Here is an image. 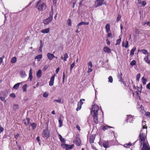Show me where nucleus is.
I'll return each mask as SVG.
<instances>
[{"label": "nucleus", "mask_w": 150, "mask_h": 150, "mask_svg": "<svg viewBox=\"0 0 150 150\" xmlns=\"http://www.w3.org/2000/svg\"><path fill=\"white\" fill-rule=\"evenodd\" d=\"M110 128H114L112 127H110L107 125H106L103 126V127L102 129L103 130L105 131L106 130H108V129Z\"/></svg>", "instance_id": "nucleus-28"}, {"label": "nucleus", "mask_w": 150, "mask_h": 150, "mask_svg": "<svg viewBox=\"0 0 150 150\" xmlns=\"http://www.w3.org/2000/svg\"><path fill=\"white\" fill-rule=\"evenodd\" d=\"M53 13L52 6L51 10L49 12V16L48 17L51 18L52 19H53Z\"/></svg>", "instance_id": "nucleus-24"}, {"label": "nucleus", "mask_w": 150, "mask_h": 150, "mask_svg": "<svg viewBox=\"0 0 150 150\" xmlns=\"http://www.w3.org/2000/svg\"><path fill=\"white\" fill-rule=\"evenodd\" d=\"M19 74L21 75V77L22 78H25L27 76L25 72L23 70L21 71H20Z\"/></svg>", "instance_id": "nucleus-16"}, {"label": "nucleus", "mask_w": 150, "mask_h": 150, "mask_svg": "<svg viewBox=\"0 0 150 150\" xmlns=\"http://www.w3.org/2000/svg\"><path fill=\"white\" fill-rule=\"evenodd\" d=\"M88 65L90 66V67L91 68H92L93 67L92 64V62L90 61L88 63Z\"/></svg>", "instance_id": "nucleus-56"}, {"label": "nucleus", "mask_w": 150, "mask_h": 150, "mask_svg": "<svg viewBox=\"0 0 150 150\" xmlns=\"http://www.w3.org/2000/svg\"><path fill=\"white\" fill-rule=\"evenodd\" d=\"M93 70L91 68H88V70L87 71L88 73H90Z\"/></svg>", "instance_id": "nucleus-62"}, {"label": "nucleus", "mask_w": 150, "mask_h": 150, "mask_svg": "<svg viewBox=\"0 0 150 150\" xmlns=\"http://www.w3.org/2000/svg\"><path fill=\"white\" fill-rule=\"evenodd\" d=\"M96 137V134H92L90 137L89 141L90 143L91 144L94 142Z\"/></svg>", "instance_id": "nucleus-10"}, {"label": "nucleus", "mask_w": 150, "mask_h": 150, "mask_svg": "<svg viewBox=\"0 0 150 150\" xmlns=\"http://www.w3.org/2000/svg\"><path fill=\"white\" fill-rule=\"evenodd\" d=\"M52 20V19L48 17L47 18L43 20V23L45 25H47L50 23Z\"/></svg>", "instance_id": "nucleus-7"}, {"label": "nucleus", "mask_w": 150, "mask_h": 150, "mask_svg": "<svg viewBox=\"0 0 150 150\" xmlns=\"http://www.w3.org/2000/svg\"><path fill=\"white\" fill-rule=\"evenodd\" d=\"M50 31V28H47L45 29L42 30L41 32L43 33H48Z\"/></svg>", "instance_id": "nucleus-20"}, {"label": "nucleus", "mask_w": 150, "mask_h": 150, "mask_svg": "<svg viewBox=\"0 0 150 150\" xmlns=\"http://www.w3.org/2000/svg\"><path fill=\"white\" fill-rule=\"evenodd\" d=\"M147 132H140L139 137L140 140L141 142H144L145 141L146 139V138Z\"/></svg>", "instance_id": "nucleus-3"}, {"label": "nucleus", "mask_w": 150, "mask_h": 150, "mask_svg": "<svg viewBox=\"0 0 150 150\" xmlns=\"http://www.w3.org/2000/svg\"><path fill=\"white\" fill-rule=\"evenodd\" d=\"M8 96L7 93H5L4 95V96H1L0 97V99L3 101H4L5 102H6V101L5 100V98L7 97Z\"/></svg>", "instance_id": "nucleus-18"}, {"label": "nucleus", "mask_w": 150, "mask_h": 150, "mask_svg": "<svg viewBox=\"0 0 150 150\" xmlns=\"http://www.w3.org/2000/svg\"><path fill=\"white\" fill-rule=\"evenodd\" d=\"M67 23L68 25L69 26H71V19H68L67 21Z\"/></svg>", "instance_id": "nucleus-45"}, {"label": "nucleus", "mask_w": 150, "mask_h": 150, "mask_svg": "<svg viewBox=\"0 0 150 150\" xmlns=\"http://www.w3.org/2000/svg\"><path fill=\"white\" fill-rule=\"evenodd\" d=\"M16 57H13L11 59V62L12 63H14L16 62Z\"/></svg>", "instance_id": "nucleus-37"}, {"label": "nucleus", "mask_w": 150, "mask_h": 150, "mask_svg": "<svg viewBox=\"0 0 150 150\" xmlns=\"http://www.w3.org/2000/svg\"><path fill=\"white\" fill-rule=\"evenodd\" d=\"M132 145V143L131 142H129L128 144H126L124 145V147L127 148H129L130 146Z\"/></svg>", "instance_id": "nucleus-35"}, {"label": "nucleus", "mask_w": 150, "mask_h": 150, "mask_svg": "<svg viewBox=\"0 0 150 150\" xmlns=\"http://www.w3.org/2000/svg\"><path fill=\"white\" fill-rule=\"evenodd\" d=\"M21 83H19L15 84L13 86V88L16 89H17L19 87Z\"/></svg>", "instance_id": "nucleus-36"}, {"label": "nucleus", "mask_w": 150, "mask_h": 150, "mask_svg": "<svg viewBox=\"0 0 150 150\" xmlns=\"http://www.w3.org/2000/svg\"><path fill=\"white\" fill-rule=\"evenodd\" d=\"M89 23L88 22H84L82 21L80 22L78 24V26H80L82 25H88L89 24Z\"/></svg>", "instance_id": "nucleus-25"}, {"label": "nucleus", "mask_w": 150, "mask_h": 150, "mask_svg": "<svg viewBox=\"0 0 150 150\" xmlns=\"http://www.w3.org/2000/svg\"><path fill=\"white\" fill-rule=\"evenodd\" d=\"M138 52H142L143 54H149L148 52V51L147 50L145 49H142V50H138Z\"/></svg>", "instance_id": "nucleus-22"}, {"label": "nucleus", "mask_w": 150, "mask_h": 150, "mask_svg": "<svg viewBox=\"0 0 150 150\" xmlns=\"http://www.w3.org/2000/svg\"><path fill=\"white\" fill-rule=\"evenodd\" d=\"M19 136V134L18 133L16 134H15L14 135V138L16 139H18V137Z\"/></svg>", "instance_id": "nucleus-57"}, {"label": "nucleus", "mask_w": 150, "mask_h": 150, "mask_svg": "<svg viewBox=\"0 0 150 150\" xmlns=\"http://www.w3.org/2000/svg\"><path fill=\"white\" fill-rule=\"evenodd\" d=\"M55 74H54L50 78V81L49 82V85L50 86H52L53 85L54 82V77L55 76Z\"/></svg>", "instance_id": "nucleus-14"}, {"label": "nucleus", "mask_w": 150, "mask_h": 150, "mask_svg": "<svg viewBox=\"0 0 150 150\" xmlns=\"http://www.w3.org/2000/svg\"><path fill=\"white\" fill-rule=\"evenodd\" d=\"M32 69H30L29 71V78H30V80L32 81L33 79L32 75Z\"/></svg>", "instance_id": "nucleus-32"}, {"label": "nucleus", "mask_w": 150, "mask_h": 150, "mask_svg": "<svg viewBox=\"0 0 150 150\" xmlns=\"http://www.w3.org/2000/svg\"><path fill=\"white\" fill-rule=\"evenodd\" d=\"M49 123V121H47V122H46L45 123L46 126V129L43 130V131H47L48 130V124Z\"/></svg>", "instance_id": "nucleus-42"}, {"label": "nucleus", "mask_w": 150, "mask_h": 150, "mask_svg": "<svg viewBox=\"0 0 150 150\" xmlns=\"http://www.w3.org/2000/svg\"><path fill=\"white\" fill-rule=\"evenodd\" d=\"M146 88L147 89H150V82L147 85Z\"/></svg>", "instance_id": "nucleus-58"}, {"label": "nucleus", "mask_w": 150, "mask_h": 150, "mask_svg": "<svg viewBox=\"0 0 150 150\" xmlns=\"http://www.w3.org/2000/svg\"><path fill=\"white\" fill-rule=\"evenodd\" d=\"M106 32L108 33L110 31V25L109 24H107L105 26Z\"/></svg>", "instance_id": "nucleus-21"}, {"label": "nucleus", "mask_w": 150, "mask_h": 150, "mask_svg": "<svg viewBox=\"0 0 150 150\" xmlns=\"http://www.w3.org/2000/svg\"><path fill=\"white\" fill-rule=\"evenodd\" d=\"M79 136V135H77L75 139L73 141V143L75 144L77 146H80L81 144V139L78 137Z\"/></svg>", "instance_id": "nucleus-6"}, {"label": "nucleus", "mask_w": 150, "mask_h": 150, "mask_svg": "<svg viewBox=\"0 0 150 150\" xmlns=\"http://www.w3.org/2000/svg\"><path fill=\"white\" fill-rule=\"evenodd\" d=\"M19 108L18 106L17 105H14L13 106V108L14 110L15 111H16L18 110Z\"/></svg>", "instance_id": "nucleus-43"}, {"label": "nucleus", "mask_w": 150, "mask_h": 150, "mask_svg": "<svg viewBox=\"0 0 150 150\" xmlns=\"http://www.w3.org/2000/svg\"><path fill=\"white\" fill-rule=\"evenodd\" d=\"M35 7L39 12L43 11L45 9L46 6L45 4L41 2L40 0L36 3Z\"/></svg>", "instance_id": "nucleus-2"}, {"label": "nucleus", "mask_w": 150, "mask_h": 150, "mask_svg": "<svg viewBox=\"0 0 150 150\" xmlns=\"http://www.w3.org/2000/svg\"><path fill=\"white\" fill-rule=\"evenodd\" d=\"M50 135V132H42V135L43 137L47 139Z\"/></svg>", "instance_id": "nucleus-11"}, {"label": "nucleus", "mask_w": 150, "mask_h": 150, "mask_svg": "<svg viewBox=\"0 0 150 150\" xmlns=\"http://www.w3.org/2000/svg\"><path fill=\"white\" fill-rule=\"evenodd\" d=\"M108 79L109 80V81L111 83H112V81H113V79H112V76H109V77H108Z\"/></svg>", "instance_id": "nucleus-46"}, {"label": "nucleus", "mask_w": 150, "mask_h": 150, "mask_svg": "<svg viewBox=\"0 0 150 150\" xmlns=\"http://www.w3.org/2000/svg\"><path fill=\"white\" fill-rule=\"evenodd\" d=\"M105 4L104 0H97L95 1L94 7H97Z\"/></svg>", "instance_id": "nucleus-5"}, {"label": "nucleus", "mask_w": 150, "mask_h": 150, "mask_svg": "<svg viewBox=\"0 0 150 150\" xmlns=\"http://www.w3.org/2000/svg\"><path fill=\"white\" fill-rule=\"evenodd\" d=\"M47 57L50 60H51L53 58L55 57L53 54H51L50 53H48L47 54Z\"/></svg>", "instance_id": "nucleus-13"}, {"label": "nucleus", "mask_w": 150, "mask_h": 150, "mask_svg": "<svg viewBox=\"0 0 150 150\" xmlns=\"http://www.w3.org/2000/svg\"><path fill=\"white\" fill-rule=\"evenodd\" d=\"M122 73H121L120 74H118L117 75V77L119 79V81L121 82H123L124 83V82L123 81V79L122 78Z\"/></svg>", "instance_id": "nucleus-27"}, {"label": "nucleus", "mask_w": 150, "mask_h": 150, "mask_svg": "<svg viewBox=\"0 0 150 150\" xmlns=\"http://www.w3.org/2000/svg\"><path fill=\"white\" fill-rule=\"evenodd\" d=\"M61 142L64 144V143H65V141L64 140V139L62 138V139H61V140H60Z\"/></svg>", "instance_id": "nucleus-60"}, {"label": "nucleus", "mask_w": 150, "mask_h": 150, "mask_svg": "<svg viewBox=\"0 0 150 150\" xmlns=\"http://www.w3.org/2000/svg\"><path fill=\"white\" fill-rule=\"evenodd\" d=\"M121 16L120 14H119L118 15L117 18V20H116L117 22H119V21H120V20L121 19Z\"/></svg>", "instance_id": "nucleus-48"}, {"label": "nucleus", "mask_w": 150, "mask_h": 150, "mask_svg": "<svg viewBox=\"0 0 150 150\" xmlns=\"http://www.w3.org/2000/svg\"><path fill=\"white\" fill-rule=\"evenodd\" d=\"M61 146L63 148L65 149L66 150H69L71 149L74 147V144L70 145L65 144H62Z\"/></svg>", "instance_id": "nucleus-4"}, {"label": "nucleus", "mask_w": 150, "mask_h": 150, "mask_svg": "<svg viewBox=\"0 0 150 150\" xmlns=\"http://www.w3.org/2000/svg\"><path fill=\"white\" fill-rule=\"evenodd\" d=\"M121 41V39L120 38L118 39L116 41V43L115 44L116 45H118L120 44V43Z\"/></svg>", "instance_id": "nucleus-49"}, {"label": "nucleus", "mask_w": 150, "mask_h": 150, "mask_svg": "<svg viewBox=\"0 0 150 150\" xmlns=\"http://www.w3.org/2000/svg\"><path fill=\"white\" fill-rule=\"evenodd\" d=\"M10 96L13 98H14L16 97V95L14 93H12L11 94Z\"/></svg>", "instance_id": "nucleus-55"}, {"label": "nucleus", "mask_w": 150, "mask_h": 150, "mask_svg": "<svg viewBox=\"0 0 150 150\" xmlns=\"http://www.w3.org/2000/svg\"><path fill=\"white\" fill-rule=\"evenodd\" d=\"M59 127H61L62 126L63 120L62 119V116L61 115L59 117Z\"/></svg>", "instance_id": "nucleus-30"}, {"label": "nucleus", "mask_w": 150, "mask_h": 150, "mask_svg": "<svg viewBox=\"0 0 150 150\" xmlns=\"http://www.w3.org/2000/svg\"><path fill=\"white\" fill-rule=\"evenodd\" d=\"M83 104V102L81 100H80V101L78 103V107L76 108V110L77 111L80 110L81 108V105Z\"/></svg>", "instance_id": "nucleus-12"}, {"label": "nucleus", "mask_w": 150, "mask_h": 150, "mask_svg": "<svg viewBox=\"0 0 150 150\" xmlns=\"http://www.w3.org/2000/svg\"><path fill=\"white\" fill-rule=\"evenodd\" d=\"M55 102H57L58 103H61V98H59L58 99L54 100L53 102L55 103Z\"/></svg>", "instance_id": "nucleus-39"}, {"label": "nucleus", "mask_w": 150, "mask_h": 150, "mask_svg": "<svg viewBox=\"0 0 150 150\" xmlns=\"http://www.w3.org/2000/svg\"><path fill=\"white\" fill-rule=\"evenodd\" d=\"M43 45H40L39 47V51L40 52H42V49L43 47Z\"/></svg>", "instance_id": "nucleus-54"}, {"label": "nucleus", "mask_w": 150, "mask_h": 150, "mask_svg": "<svg viewBox=\"0 0 150 150\" xmlns=\"http://www.w3.org/2000/svg\"><path fill=\"white\" fill-rule=\"evenodd\" d=\"M48 96V93L47 92H45L44 94H43V96L44 97H47Z\"/></svg>", "instance_id": "nucleus-53"}, {"label": "nucleus", "mask_w": 150, "mask_h": 150, "mask_svg": "<svg viewBox=\"0 0 150 150\" xmlns=\"http://www.w3.org/2000/svg\"><path fill=\"white\" fill-rule=\"evenodd\" d=\"M136 47H134L130 51V54L131 55H133L134 54V52L136 50Z\"/></svg>", "instance_id": "nucleus-34"}, {"label": "nucleus", "mask_w": 150, "mask_h": 150, "mask_svg": "<svg viewBox=\"0 0 150 150\" xmlns=\"http://www.w3.org/2000/svg\"><path fill=\"white\" fill-rule=\"evenodd\" d=\"M146 4V1H143L142 2V5L143 6H145Z\"/></svg>", "instance_id": "nucleus-51"}, {"label": "nucleus", "mask_w": 150, "mask_h": 150, "mask_svg": "<svg viewBox=\"0 0 150 150\" xmlns=\"http://www.w3.org/2000/svg\"><path fill=\"white\" fill-rule=\"evenodd\" d=\"M42 58V55L41 54H40L36 56L35 59H37L38 61L39 62Z\"/></svg>", "instance_id": "nucleus-23"}, {"label": "nucleus", "mask_w": 150, "mask_h": 150, "mask_svg": "<svg viewBox=\"0 0 150 150\" xmlns=\"http://www.w3.org/2000/svg\"><path fill=\"white\" fill-rule=\"evenodd\" d=\"M103 50L104 52L108 53H110L111 52V50L108 47H104Z\"/></svg>", "instance_id": "nucleus-17"}, {"label": "nucleus", "mask_w": 150, "mask_h": 150, "mask_svg": "<svg viewBox=\"0 0 150 150\" xmlns=\"http://www.w3.org/2000/svg\"><path fill=\"white\" fill-rule=\"evenodd\" d=\"M99 110V107L96 104H94L92 105L91 114L93 117L94 122L96 124L98 123V112Z\"/></svg>", "instance_id": "nucleus-1"}, {"label": "nucleus", "mask_w": 150, "mask_h": 150, "mask_svg": "<svg viewBox=\"0 0 150 150\" xmlns=\"http://www.w3.org/2000/svg\"><path fill=\"white\" fill-rule=\"evenodd\" d=\"M107 35V37H110L112 35V34L111 33L108 32Z\"/></svg>", "instance_id": "nucleus-63"}, {"label": "nucleus", "mask_w": 150, "mask_h": 150, "mask_svg": "<svg viewBox=\"0 0 150 150\" xmlns=\"http://www.w3.org/2000/svg\"><path fill=\"white\" fill-rule=\"evenodd\" d=\"M142 80L143 84L144 85H145L146 84V82L147 81L146 79H145L144 78V77H142Z\"/></svg>", "instance_id": "nucleus-40"}, {"label": "nucleus", "mask_w": 150, "mask_h": 150, "mask_svg": "<svg viewBox=\"0 0 150 150\" xmlns=\"http://www.w3.org/2000/svg\"><path fill=\"white\" fill-rule=\"evenodd\" d=\"M108 144L109 143L108 141L106 142H104L103 143V146L105 148H106L108 147Z\"/></svg>", "instance_id": "nucleus-31"}, {"label": "nucleus", "mask_w": 150, "mask_h": 150, "mask_svg": "<svg viewBox=\"0 0 150 150\" xmlns=\"http://www.w3.org/2000/svg\"><path fill=\"white\" fill-rule=\"evenodd\" d=\"M75 66V64L74 63V62L71 65L70 67V71H71V70L73 69V68Z\"/></svg>", "instance_id": "nucleus-47"}, {"label": "nucleus", "mask_w": 150, "mask_h": 150, "mask_svg": "<svg viewBox=\"0 0 150 150\" xmlns=\"http://www.w3.org/2000/svg\"><path fill=\"white\" fill-rule=\"evenodd\" d=\"M133 120V117L132 116L129 115L127 117V118L126 120V121L127 122H131V121Z\"/></svg>", "instance_id": "nucleus-29"}, {"label": "nucleus", "mask_w": 150, "mask_h": 150, "mask_svg": "<svg viewBox=\"0 0 150 150\" xmlns=\"http://www.w3.org/2000/svg\"><path fill=\"white\" fill-rule=\"evenodd\" d=\"M136 61L134 60H133L130 63V65L131 66H133L136 64Z\"/></svg>", "instance_id": "nucleus-44"}, {"label": "nucleus", "mask_w": 150, "mask_h": 150, "mask_svg": "<svg viewBox=\"0 0 150 150\" xmlns=\"http://www.w3.org/2000/svg\"><path fill=\"white\" fill-rule=\"evenodd\" d=\"M65 75L64 71L63 73V77H62V80H63L62 83H64V80H65Z\"/></svg>", "instance_id": "nucleus-52"}, {"label": "nucleus", "mask_w": 150, "mask_h": 150, "mask_svg": "<svg viewBox=\"0 0 150 150\" xmlns=\"http://www.w3.org/2000/svg\"><path fill=\"white\" fill-rule=\"evenodd\" d=\"M42 71L40 69H39L37 72L36 75L38 78H39L41 76Z\"/></svg>", "instance_id": "nucleus-26"}, {"label": "nucleus", "mask_w": 150, "mask_h": 150, "mask_svg": "<svg viewBox=\"0 0 150 150\" xmlns=\"http://www.w3.org/2000/svg\"><path fill=\"white\" fill-rule=\"evenodd\" d=\"M30 119L29 118H27L26 119L23 120V122L25 125H28L30 122Z\"/></svg>", "instance_id": "nucleus-15"}, {"label": "nucleus", "mask_w": 150, "mask_h": 150, "mask_svg": "<svg viewBox=\"0 0 150 150\" xmlns=\"http://www.w3.org/2000/svg\"><path fill=\"white\" fill-rule=\"evenodd\" d=\"M57 0H53V4L54 6H56L57 4Z\"/></svg>", "instance_id": "nucleus-59"}, {"label": "nucleus", "mask_w": 150, "mask_h": 150, "mask_svg": "<svg viewBox=\"0 0 150 150\" xmlns=\"http://www.w3.org/2000/svg\"><path fill=\"white\" fill-rule=\"evenodd\" d=\"M141 150H150V147L147 145L146 143L144 142Z\"/></svg>", "instance_id": "nucleus-8"}, {"label": "nucleus", "mask_w": 150, "mask_h": 150, "mask_svg": "<svg viewBox=\"0 0 150 150\" xmlns=\"http://www.w3.org/2000/svg\"><path fill=\"white\" fill-rule=\"evenodd\" d=\"M128 42L126 40L125 41H123L122 42V45L123 47H125L126 48H127L128 45Z\"/></svg>", "instance_id": "nucleus-19"}, {"label": "nucleus", "mask_w": 150, "mask_h": 150, "mask_svg": "<svg viewBox=\"0 0 150 150\" xmlns=\"http://www.w3.org/2000/svg\"><path fill=\"white\" fill-rule=\"evenodd\" d=\"M27 84L24 85L22 87V88L23 90V91L24 92H26L27 91Z\"/></svg>", "instance_id": "nucleus-38"}, {"label": "nucleus", "mask_w": 150, "mask_h": 150, "mask_svg": "<svg viewBox=\"0 0 150 150\" xmlns=\"http://www.w3.org/2000/svg\"><path fill=\"white\" fill-rule=\"evenodd\" d=\"M64 61H67V59L68 57V55L67 53H65L64 54Z\"/></svg>", "instance_id": "nucleus-41"}, {"label": "nucleus", "mask_w": 150, "mask_h": 150, "mask_svg": "<svg viewBox=\"0 0 150 150\" xmlns=\"http://www.w3.org/2000/svg\"><path fill=\"white\" fill-rule=\"evenodd\" d=\"M30 126L32 127L33 130H34L36 128L37 126L36 124L35 123H30Z\"/></svg>", "instance_id": "nucleus-33"}, {"label": "nucleus", "mask_w": 150, "mask_h": 150, "mask_svg": "<svg viewBox=\"0 0 150 150\" xmlns=\"http://www.w3.org/2000/svg\"><path fill=\"white\" fill-rule=\"evenodd\" d=\"M146 24L147 25L150 27V22L149 21H147L146 22Z\"/></svg>", "instance_id": "nucleus-64"}, {"label": "nucleus", "mask_w": 150, "mask_h": 150, "mask_svg": "<svg viewBox=\"0 0 150 150\" xmlns=\"http://www.w3.org/2000/svg\"><path fill=\"white\" fill-rule=\"evenodd\" d=\"M144 60L148 64H150V54H148L146 57L144 58Z\"/></svg>", "instance_id": "nucleus-9"}, {"label": "nucleus", "mask_w": 150, "mask_h": 150, "mask_svg": "<svg viewBox=\"0 0 150 150\" xmlns=\"http://www.w3.org/2000/svg\"><path fill=\"white\" fill-rule=\"evenodd\" d=\"M140 77V73L138 74L136 76L137 80L139 81Z\"/></svg>", "instance_id": "nucleus-50"}, {"label": "nucleus", "mask_w": 150, "mask_h": 150, "mask_svg": "<svg viewBox=\"0 0 150 150\" xmlns=\"http://www.w3.org/2000/svg\"><path fill=\"white\" fill-rule=\"evenodd\" d=\"M145 115L147 116L150 117V112H146Z\"/></svg>", "instance_id": "nucleus-61"}]
</instances>
